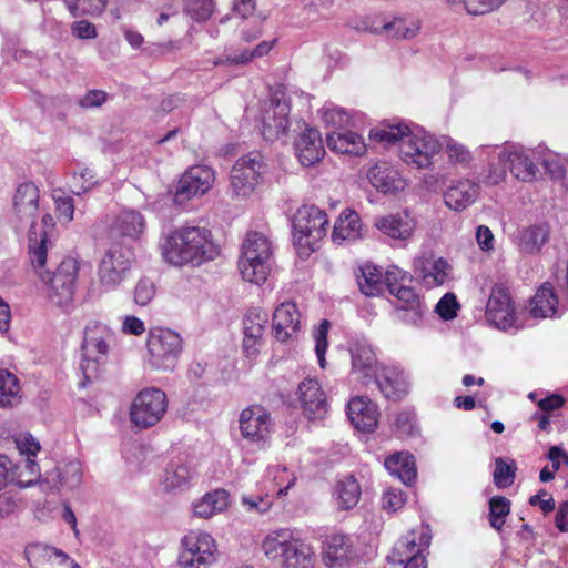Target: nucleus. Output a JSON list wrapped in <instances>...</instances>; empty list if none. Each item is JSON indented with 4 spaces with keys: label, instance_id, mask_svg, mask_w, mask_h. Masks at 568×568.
Segmentation results:
<instances>
[{
    "label": "nucleus",
    "instance_id": "nucleus-34",
    "mask_svg": "<svg viewBox=\"0 0 568 568\" xmlns=\"http://www.w3.org/2000/svg\"><path fill=\"white\" fill-rule=\"evenodd\" d=\"M276 40L262 41L253 50L242 49L233 51L224 57L216 58L212 61L214 67L219 65H245L253 61L255 58H262L270 53L274 48Z\"/></svg>",
    "mask_w": 568,
    "mask_h": 568
},
{
    "label": "nucleus",
    "instance_id": "nucleus-19",
    "mask_svg": "<svg viewBox=\"0 0 568 568\" xmlns=\"http://www.w3.org/2000/svg\"><path fill=\"white\" fill-rule=\"evenodd\" d=\"M40 191L33 182L20 184L13 195V214L18 223H30L34 229V217L39 210Z\"/></svg>",
    "mask_w": 568,
    "mask_h": 568
},
{
    "label": "nucleus",
    "instance_id": "nucleus-31",
    "mask_svg": "<svg viewBox=\"0 0 568 568\" xmlns=\"http://www.w3.org/2000/svg\"><path fill=\"white\" fill-rule=\"evenodd\" d=\"M362 227L358 213L346 209L334 224L332 240L337 244H342L344 241H355L362 236Z\"/></svg>",
    "mask_w": 568,
    "mask_h": 568
},
{
    "label": "nucleus",
    "instance_id": "nucleus-26",
    "mask_svg": "<svg viewBox=\"0 0 568 568\" xmlns=\"http://www.w3.org/2000/svg\"><path fill=\"white\" fill-rule=\"evenodd\" d=\"M415 271L418 272L423 285L433 288L442 286L447 281L450 265L443 257L419 258L415 263Z\"/></svg>",
    "mask_w": 568,
    "mask_h": 568
},
{
    "label": "nucleus",
    "instance_id": "nucleus-58",
    "mask_svg": "<svg viewBox=\"0 0 568 568\" xmlns=\"http://www.w3.org/2000/svg\"><path fill=\"white\" fill-rule=\"evenodd\" d=\"M459 304L453 293H446L437 303L436 312L445 321H450L457 316Z\"/></svg>",
    "mask_w": 568,
    "mask_h": 568
},
{
    "label": "nucleus",
    "instance_id": "nucleus-63",
    "mask_svg": "<svg viewBox=\"0 0 568 568\" xmlns=\"http://www.w3.org/2000/svg\"><path fill=\"white\" fill-rule=\"evenodd\" d=\"M71 33L81 40L95 39L98 36L95 26L88 20H78L71 24Z\"/></svg>",
    "mask_w": 568,
    "mask_h": 568
},
{
    "label": "nucleus",
    "instance_id": "nucleus-20",
    "mask_svg": "<svg viewBox=\"0 0 568 568\" xmlns=\"http://www.w3.org/2000/svg\"><path fill=\"white\" fill-rule=\"evenodd\" d=\"M347 416L357 430L372 433L378 425L379 412L368 397L355 396L348 402Z\"/></svg>",
    "mask_w": 568,
    "mask_h": 568
},
{
    "label": "nucleus",
    "instance_id": "nucleus-54",
    "mask_svg": "<svg viewBox=\"0 0 568 568\" xmlns=\"http://www.w3.org/2000/svg\"><path fill=\"white\" fill-rule=\"evenodd\" d=\"M384 30L388 37L394 39H408L416 36L418 27L413 22L399 18L386 23Z\"/></svg>",
    "mask_w": 568,
    "mask_h": 568
},
{
    "label": "nucleus",
    "instance_id": "nucleus-33",
    "mask_svg": "<svg viewBox=\"0 0 568 568\" xmlns=\"http://www.w3.org/2000/svg\"><path fill=\"white\" fill-rule=\"evenodd\" d=\"M389 474L405 485H410L417 476L415 457L407 452H396L388 456L384 463Z\"/></svg>",
    "mask_w": 568,
    "mask_h": 568
},
{
    "label": "nucleus",
    "instance_id": "nucleus-59",
    "mask_svg": "<svg viewBox=\"0 0 568 568\" xmlns=\"http://www.w3.org/2000/svg\"><path fill=\"white\" fill-rule=\"evenodd\" d=\"M412 280L413 277L408 272H405L395 265L389 266L384 275V283L389 292L392 288L410 283Z\"/></svg>",
    "mask_w": 568,
    "mask_h": 568
},
{
    "label": "nucleus",
    "instance_id": "nucleus-1",
    "mask_svg": "<svg viewBox=\"0 0 568 568\" xmlns=\"http://www.w3.org/2000/svg\"><path fill=\"white\" fill-rule=\"evenodd\" d=\"M220 253L206 227L182 226L172 231L162 244L163 258L174 266H200Z\"/></svg>",
    "mask_w": 568,
    "mask_h": 568
},
{
    "label": "nucleus",
    "instance_id": "nucleus-10",
    "mask_svg": "<svg viewBox=\"0 0 568 568\" xmlns=\"http://www.w3.org/2000/svg\"><path fill=\"white\" fill-rule=\"evenodd\" d=\"M440 151L439 142L422 131L406 135L400 145V158L409 165L417 169H428L433 163V158Z\"/></svg>",
    "mask_w": 568,
    "mask_h": 568
},
{
    "label": "nucleus",
    "instance_id": "nucleus-62",
    "mask_svg": "<svg viewBox=\"0 0 568 568\" xmlns=\"http://www.w3.org/2000/svg\"><path fill=\"white\" fill-rule=\"evenodd\" d=\"M393 296L396 297V300L398 301V305L397 306H406V305H412V304H415L417 302H422L424 301L416 292L415 290L412 287V286H408L406 284L404 285H400L396 288H392V291L389 292Z\"/></svg>",
    "mask_w": 568,
    "mask_h": 568
},
{
    "label": "nucleus",
    "instance_id": "nucleus-38",
    "mask_svg": "<svg viewBox=\"0 0 568 568\" xmlns=\"http://www.w3.org/2000/svg\"><path fill=\"white\" fill-rule=\"evenodd\" d=\"M242 256L270 263L273 255L271 241L260 232H250L242 245Z\"/></svg>",
    "mask_w": 568,
    "mask_h": 568
},
{
    "label": "nucleus",
    "instance_id": "nucleus-60",
    "mask_svg": "<svg viewBox=\"0 0 568 568\" xmlns=\"http://www.w3.org/2000/svg\"><path fill=\"white\" fill-rule=\"evenodd\" d=\"M406 503V495L400 489L389 488L387 489L382 497V506L385 510L388 511H397Z\"/></svg>",
    "mask_w": 568,
    "mask_h": 568
},
{
    "label": "nucleus",
    "instance_id": "nucleus-51",
    "mask_svg": "<svg viewBox=\"0 0 568 568\" xmlns=\"http://www.w3.org/2000/svg\"><path fill=\"white\" fill-rule=\"evenodd\" d=\"M18 466H16L7 456L0 455V490L10 484L23 487L33 481V479H29L27 483L21 480L18 475Z\"/></svg>",
    "mask_w": 568,
    "mask_h": 568
},
{
    "label": "nucleus",
    "instance_id": "nucleus-44",
    "mask_svg": "<svg viewBox=\"0 0 568 568\" xmlns=\"http://www.w3.org/2000/svg\"><path fill=\"white\" fill-rule=\"evenodd\" d=\"M511 501L505 496H493L488 501V521L496 531H501L510 514Z\"/></svg>",
    "mask_w": 568,
    "mask_h": 568
},
{
    "label": "nucleus",
    "instance_id": "nucleus-45",
    "mask_svg": "<svg viewBox=\"0 0 568 568\" xmlns=\"http://www.w3.org/2000/svg\"><path fill=\"white\" fill-rule=\"evenodd\" d=\"M517 464L509 457L495 458L494 485L499 489L509 488L516 479Z\"/></svg>",
    "mask_w": 568,
    "mask_h": 568
},
{
    "label": "nucleus",
    "instance_id": "nucleus-61",
    "mask_svg": "<svg viewBox=\"0 0 568 568\" xmlns=\"http://www.w3.org/2000/svg\"><path fill=\"white\" fill-rule=\"evenodd\" d=\"M155 295L154 284L146 278L140 280L134 288V302L141 306L148 305Z\"/></svg>",
    "mask_w": 568,
    "mask_h": 568
},
{
    "label": "nucleus",
    "instance_id": "nucleus-35",
    "mask_svg": "<svg viewBox=\"0 0 568 568\" xmlns=\"http://www.w3.org/2000/svg\"><path fill=\"white\" fill-rule=\"evenodd\" d=\"M194 477V471L182 459L170 462L164 470L162 486L166 491L187 488Z\"/></svg>",
    "mask_w": 568,
    "mask_h": 568
},
{
    "label": "nucleus",
    "instance_id": "nucleus-2",
    "mask_svg": "<svg viewBox=\"0 0 568 568\" xmlns=\"http://www.w3.org/2000/svg\"><path fill=\"white\" fill-rule=\"evenodd\" d=\"M264 555L272 561H278L281 568H314L313 546L290 529L270 532L263 540Z\"/></svg>",
    "mask_w": 568,
    "mask_h": 568
},
{
    "label": "nucleus",
    "instance_id": "nucleus-37",
    "mask_svg": "<svg viewBox=\"0 0 568 568\" xmlns=\"http://www.w3.org/2000/svg\"><path fill=\"white\" fill-rule=\"evenodd\" d=\"M557 295L549 283L542 284L530 301V314L535 318H546L556 313Z\"/></svg>",
    "mask_w": 568,
    "mask_h": 568
},
{
    "label": "nucleus",
    "instance_id": "nucleus-28",
    "mask_svg": "<svg viewBox=\"0 0 568 568\" xmlns=\"http://www.w3.org/2000/svg\"><path fill=\"white\" fill-rule=\"evenodd\" d=\"M500 161L508 164L510 173L517 180L531 182L536 179L538 168L526 151L501 152Z\"/></svg>",
    "mask_w": 568,
    "mask_h": 568
},
{
    "label": "nucleus",
    "instance_id": "nucleus-12",
    "mask_svg": "<svg viewBox=\"0 0 568 568\" xmlns=\"http://www.w3.org/2000/svg\"><path fill=\"white\" fill-rule=\"evenodd\" d=\"M215 181L214 171L206 165H194L186 170L179 181L175 196L179 201L190 200L207 193Z\"/></svg>",
    "mask_w": 568,
    "mask_h": 568
},
{
    "label": "nucleus",
    "instance_id": "nucleus-24",
    "mask_svg": "<svg viewBox=\"0 0 568 568\" xmlns=\"http://www.w3.org/2000/svg\"><path fill=\"white\" fill-rule=\"evenodd\" d=\"M375 226L388 237L406 241L412 236L416 222L407 211H403L377 217Z\"/></svg>",
    "mask_w": 568,
    "mask_h": 568
},
{
    "label": "nucleus",
    "instance_id": "nucleus-8",
    "mask_svg": "<svg viewBox=\"0 0 568 568\" xmlns=\"http://www.w3.org/2000/svg\"><path fill=\"white\" fill-rule=\"evenodd\" d=\"M215 540L205 531L190 530L182 539L179 565L182 568H207L215 560Z\"/></svg>",
    "mask_w": 568,
    "mask_h": 568
},
{
    "label": "nucleus",
    "instance_id": "nucleus-32",
    "mask_svg": "<svg viewBox=\"0 0 568 568\" xmlns=\"http://www.w3.org/2000/svg\"><path fill=\"white\" fill-rule=\"evenodd\" d=\"M327 145L332 151L342 154L361 156L366 152L363 136L353 131L327 134Z\"/></svg>",
    "mask_w": 568,
    "mask_h": 568
},
{
    "label": "nucleus",
    "instance_id": "nucleus-56",
    "mask_svg": "<svg viewBox=\"0 0 568 568\" xmlns=\"http://www.w3.org/2000/svg\"><path fill=\"white\" fill-rule=\"evenodd\" d=\"M98 183L97 174L91 169H82L73 176V192L77 194L90 191Z\"/></svg>",
    "mask_w": 568,
    "mask_h": 568
},
{
    "label": "nucleus",
    "instance_id": "nucleus-46",
    "mask_svg": "<svg viewBox=\"0 0 568 568\" xmlns=\"http://www.w3.org/2000/svg\"><path fill=\"white\" fill-rule=\"evenodd\" d=\"M59 549L43 544H31L26 548V558L31 568H48L59 554Z\"/></svg>",
    "mask_w": 568,
    "mask_h": 568
},
{
    "label": "nucleus",
    "instance_id": "nucleus-4",
    "mask_svg": "<svg viewBox=\"0 0 568 568\" xmlns=\"http://www.w3.org/2000/svg\"><path fill=\"white\" fill-rule=\"evenodd\" d=\"M293 237L301 256H310L326 236L329 220L324 210L315 205H302L293 217Z\"/></svg>",
    "mask_w": 568,
    "mask_h": 568
},
{
    "label": "nucleus",
    "instance_id": "nucleus-3",
    "mask_svg": "<svg viewBox=\"0 0 568 568\" xmlns=\"http://www.w3.org/2000/svg\"><path fill=\"white\" fill-rule=\"evenodd\" d=\"M113 339V331L101 322H92L85 327L80 362L84 383H90L99 377L100 372L109 362V352Z\"/></svg>",
    "mask_w": 568,
    "mask_h": 568
},
{
    "label": "nucleus",
    "instance_id": "nucleus-5",
    "mask_svg": "<svg viewBox=\"0 0 568 568\" xmlns=\"http://www.w3.org/2000/svg\"><path fill=\"white\" fill-rule=\"evenodd\" d=\"M146 348L152 368L173 371L182 352V338L170 328L151 327L148 333Z\"/></svg>",
    "mask_w": 568,
    "mask_h": 568
},
{
    "label": "nucleus",
    "instance_id": "nucleus-15",
    "mask_svg": "<svg viewBox=\"0 0 568 568\" xmlns=\"http://www.w3.org/2000/svg\"><path fill=\"white\" fill-rule=\"evenodd\" d=\"M297 397L304 415L311 419H323L328 410L326 393L316 378H305L298 384Z\"/></svg>",
    "mask_w": 568,
    "mask_h": 568
},
{
    "label": "nucleus",
    "instance_id": "nucleus-9",
    "mask_svg": "<svg viewBox=\"0 0 568 568\" xmlns=\"http://www.w3.org/2000/svg\"><path fill=\"white\" fill-rule=\"evenodd\" d=\"M266 172L263 155L250 152L236 160L231 171V186L237 196H247L254 192Z\"/></svg>",
    "mask_w": 568,
    "mask_h": 568
},
{
    "label": "nucleus",
    "instance_id": "nucleus-42",
    "mask_svg": "<svg viewBox=\"0 0 568 568\" xmlns=\"http://www.w3.org/2000/svg\"><path fill=\"white\" fill-rule=\"evenodd\" d=\"M359 271L361 275L357 276V283L361 292L367 296L381 294L384 285L382 271L373 264H365L361 266Z\"/></svg>",
    "mask_w": 568,
    "mask_h": 568
},
{
    "label": "nucleus",
    "instance_id": "nucleus-53",
    "mask_svg": "<svg viewBox=\"0 0 568 568\" xmlns=\"http://www.w3.org/2000/svg\"><path fill=\"white\" fill-rule=\"evenodd\" d=\"M214 0H186L184 10L197 22L206 21L214 12Z\"/></svg>",
    "mask_w": 568,
    "mask_h": 568
},
{
    "label": "nucleus",
    "instance_id": "nucleus-55",
    "mask_svg": "<svg viewBox=\"0 0 568 568\" xmlns=\"http://www.w3.org/2000/svg\"><path fill=\"white\" fill-rule=\"evenodd\" d=\"M329 325L331 323L328 320H323L315 333V352L322 368L325 367V353L328 345L327 335Z\"/></svg>",
    "mask_w": 568,
    "mask_h": 568
},
{
    "label": "nucleus",
    "instance_id": "nucleus-41",
    "mask_svg": "<svg viewBox=\"0 0 568 568\" xmlns=\"http://www.w3.org/2000/svg\"><path fill=\"white\" fill-rule=\"evenodd\" d=\"M20 392L19 378L8 369L0 368V407L17 405L21 399Z\"/></svg>",
    "mask_w": 568,
    "mask_h": 568
},
{
    "label": "nucleus",
    "instance_id": "nucleus-43",
    "mask_svg": "<svg viewBox=\"0 0 568 568\" xmlns=\"http://www.w3.org/2000/svg\"><path fill=\"white\" fill-rule=\"evenodd\" d=\"M242 256L239 260V270L242 278L246 282L261 285L265 283L271 271L270 263L262 260H252Z\"/></svg>",
    "mask_w": 568,
    "mask_h": 568
},
{
    "label": "nucleus",
    "instance_id": "nucleus-6",
    "mask_svg": "<svg viewBox=\"0 0 568 568\" xmlns=\"http://www.w3.org/2000/svg\"><path fill=\"white\" fill-rule=\"evenodd\" d=\"M78 272V261L72 257L63 258L55 272H39L41 281L48 285V298L53 304L60 307L71 304Z\"/></svg>",
    "mask_w": 568,
    "mask_h": 568
},
{
    "label": "nucleus",
    "instance_id": "nucleus-50",
    "mask_svg": "<svg viewBox=\"0 0 568 568\" xmlns=\"http://www.w3.org/2000/svg\"><path fill=\"white\" fill-rule=\"evenodd\" d=\"M267 323V312L261 307H252L243 318V333H252L263 337Z\"/></svg>",
    "mask_w": 568,
    "mask_h": 568
},
{
    "label": "nucleus",
    "instance_id": "nucleus-48",
    "mask_svg": "<svg viewBox=\"0 0 568 568\" xmlns=\"http://www.w3.org/2000/svg\"><path fill=\"white\" fill-rule=\"evenodd\" d=\"M395 317L398 322L406 326L417 327L422 325L427 314V305L425 301L417 302L406 306H395Z\"/></svg>",
    "mask_w": 568,
    "mask_h": 568
},
{
    "label": "nucleus",
    "instance_id": "nucleus-14",
    "mask_svg": "<svg viewBox=\"0 0 568 568\" xmlns=\"http://www.w3.org/2000/svg\"><path fill=\"white\" fill-rule=\"evenodd\" d=\"M432 536L428 529L420 527L412 529L395 544L388 560L393 564H404L415 556H426L430 546Z\"/></svg>",
    "mask_w": 568,
    "mask_h": 568
},
{
    "label": "nucleus",
    "instance_id": "nucleus-30",
    "mask_svg": "<svg viewBox=\"0 0 568 568\" xmlns=\"http://www.w3.org/2000/svg\"><path fill=\"white\" fill-rule=\"evenodd\" d=\"M479 186L469 180L458 181L445 192V204L454 211H463L475 202Z\"/></svg>",
    "mask_w": 568,
    "mask_h": 568
},
{
    "label": "nucleus",
    "instance_id": "nucleus-29",
    "mask_svg": "<svg viewBox=\"0 0 568 568\" xmlns=\"http://www.w3.org/2000/svg\"><path fill=\"white\" fill-rule=\"evenodd\" d=\"M145 221L141 213L123 211L114 220L111 226L113 239H138L144 231Z\"/></svg>",
    "mask_w": 568,
    "mask_h": 568
},
{
    "label": "nucleus",
    "instance_id": "nucleus-40",
    "mask_svg": "<svg viewBox=\"0 0 568 568\" xmlns=\"http://www.w3.org/2000/svg\"><path fill=\"white\" fill-rule=\"evenodd\" d=\"M229 505V494L224 489H216L205 494L200 501L194 504V515L200 518H210L224 510Z\"/></svg>",
    "mask_w": 568,
    "mask_h": 568
},
{
    "label": "nucleus",
    "instance_id": "nucleus-16",
    "mask_svg": "<svg viewBox=\"0 0 568 568\" xmlns=\"http://www.w3.org/2000/svg\"><path fill=\"white\" fill-rule=\"evenodd\" d=\"M301 331V313L293 302L281 303L273 312L272 333L280 343L295 339Z\"/></svg>",
    "mask_w": 568,
    "mask_h": 568
},
{
    "label": "nucleus",
    "instance_id": "nucleus-13",
    "mask_svg": "<svg viewBox=\"0 0 568 568\" xmlns=\"http://www.w3.org/2000/svg\"><path fill=\"white\" fill-rule=\"evenodd\" d=\"M356 557L354 542L348 535L333 532L326 537L322 549V560L326 567H347Z\"/></svg>",
    "mask_w": 568,
    "mask_h": 568
},
{
    "label": "nucleus",
    "instance_id": "nucleus-7",
    "mask_svg": "<svg viewBox=\"0 0 568 568\" xmlns=\"http://www.w3.org/2000/svg\"><path fill=\"white\" fill-rule=\"evenodd\" d=\"M168 410L166 394L156 387L140 390L130 407V420L139 429L155 426Z\"/></svg>",
    "mask_w": 568,
    "mask_h": 568
},
{
    "label": "nucleus",
    "instance_id": "nucleus-47",
    "mask_svg": "<svg viewBox=\"0 0 568 568\" xmlns=\"http://www.w3.org/2000/svg\"><path fill=\"white\" fill-rule=\"evenodd\" d=\"M72 17H98L106 9L109 0H63Z\"/></svg>",
    "mask_w": 568,
    "mask_h": 568
},
{
    "label": "nucleus",
    "instance_id": "nucleus-57",
    "mask_svg": "<svg viewBox=\"0 0 568 568\" xmlns=\"http://www.w3.org/2000/svg\"><path fill=\"white\" fill-rule=\"evenodd\" d=\"M469 14H486L498 9L505 0H463Z\"/></svg>",
    "mask_w": 568,
    "mask_h": 568
},
{
    "label": "nucleus",
    "instance_id": "nucleus-27",
    "mask_svg": "<svg viewBox=\"0 0 568 568\" xmlns=\"http://www.w3.org/2000/svg\"><path fill=\"white\" fill-rule=\"evenodd\" d=\"M374 383L383 396L390 400H399L407 393V385L403 375L393 368L382 367L373 377Z\"/></svg>",
    "mask_w": 568,
    "mask_h": 568
},
{
    "label": "nucleus",
    "instance_id": "nucleus-23",
    "mask_svg": "<svg viewBox=\"0 0 568 568\" xmlns=\"http://www.w3.org/2000/svg\"><path fill=\"white\" fill-rule=\"evenodd\" d=\"M352 374L363 385H369L373 377L382 368L378 365L375 352L368 345H355L351 349Z\"/></svg>",
    "mask_w": 568,
    "mask_h": 568
},
{
    "label": "nucleus",
    "instance_id": "nucleus-25",
    "mask_svg": "<svg viewBox=\"0 0 568 568\" xmlns=\"http://www.w3.org/2000/svg\"><path fill=\"white\" fill-rule=\"evenodd\" d=\"M371 184L379 192L396 193L404 190L406 182L399 172L388 164L381 162L373 165L367 174Z\"/></svg>",
    "mask_w": 568,
    "mask_h": 568
},
{
    "label": "nucleus",
    "instance_id": "nucleus-18",
    "mask_svg": "<svg viewBox=\"0 0 568 568\" xmlns=\"http://www.w3.org/2000/svg\"><path fill=\"white\" fill-rule=\"evenodd\" d=\"M295 155L303 166H313L325 155V148L318 130L308 125L294 141Z\"/></svg>",
    "mask_w": 568,
    "mask_h": 568
},
{
    "label": "nucleus",
    "instance_id": "nucleus-36",
    "mask_svg": "<svg viewBox=\"0 0 568 568\" xmlns=\"http://www.w3.org/2000/svg\"><path fill=\"white\" fill-rule=\"evenodd\" d=\"M361 494L362 489L358 480L349 475L336 481L333 495L338 508L348 510L358 504Z\"/></svg>",
    "mask_w": 568,
    "mask_h": 568
},
{
    "label": "nucleus",
    "instance_id": "nucleus-64",
    "mask_svg": "<svg viewBox=\"0 0 568 568\" xmlns=\"http://www.w3.org/2000/svg\"><path fill=\"white\" fill-rule=\"evenodd\" d=\"M242 504L247 508L248 511L265 513L272 507V498L268 495L262 496H243Z\"/></svg>",
    "mask_w": 568,
    "mask_h": 568
},
{
    "label": "nucleus",
    "instance_id": "nucleus-52",
    "mask_svg": "<svg viewBox=\"0 0 568 568\" xmlns=\"http://www.w3.org/2000/svg\"><path fill=\"white\" fill-rule=\"evenodd\" d=\"M17 447L22 455L27 456L26 467L32 475H37L38 465L31 459L40 450V444L31 435H21L16 439Z\"/></svg>",
    "mask_w": 568,
    "mask_h": 568
},
{
    "label": "nucleus",
    "instance_id": "nucleus-17",
    "mask_svg": "<svg viewBox=\"0 0 568 568\" xmlns=\"http://www.w3.org/2000/svg\"><path fill=\"white\" fill-rule=\"evenodd\" d=\"M486 316L498 328H508L515 324V307L509 291L495 286L486 305Z\"/></svg>",
    "mask_w": 568,
    "mask_h": 568
},
{
    "label": "nucleus",
    "instance_id": "nucleus-39",
    "mask_svg": "<svg viewBox=\"0 0 568 568\" xmlns=\"http://www.w3.org/2000/svg\"><path fill=\"white\" fill-rule=\"evenodd\" d=\"M408 133H410V128L404 123H381L371 129L369 139L384 146H389L399 141L403 143Z\"/></svg>",
    "mask_w": 568,
    "mask_h": 568
},
{
    "label": "nucleus",
    "instance_id": "nucleus-22",
    "mask_svg": "<svg viewBox=\"0 0 568 568\" xmlns=\"http://www.w3.org/2000/svg\"><path fill=\"white\" fill-rule=\"evenodd\" d=\"M290 105L286 102L272 101L262 118V135L267 141H275L284 135L290 125Z\"/></svg>",
    "mask_w": 568,
    "mask_h": 568
},
{
    "label": "nucleus",
    "instance_id": "nucleus-11",
    "mask_svg": "<svg viewBox=\"0 0 568 568\" xmlns=\"http://www.w3.org/2000/svg\"><path fill=\"white\" fill-rule=\"evenodd\" d=\"M133 261V251L129 246L113 243L101 260L99 277L106 286L119 285L125 277Z\"/></svg>",
    "mask_w": 568,
    "mask_h": 568
},
{
    "label": "nucleus",
    "instance_id": "nucleus-49",
    "mask_svg": "<svg viewBox=\"0 0 568 568\" xmlns=\"http://www.w3.org/2000/svg\"><path fill=\"white\" fill-rule=\"evenodd\" d=\"M47 241L48 235L47 232H43L40 235V239L37 237V232L34 230H30L29 234V254L31 263L34 267L42 271L43 266L47 262Z\"/></svg>",
    "mask_w": 568,
    "mask_h": 568
},
{
    "label": "nucleus",
    "instance_id": "nucleus-21",
    "mask_svg": "<svg viewBox=\"0 0 568 568\" xmlns=\"http://www.w3.org/2000/svg\"><path fill=\"white\" fill-rule=\"evenodd\" d=\"M271 416L261 405H252L241 413L240 428L242 435L252 440L265 439L270 433Z\"/></svg>",
    "mask_w": 568,
    "mask_h": 568
}]
</instances>
